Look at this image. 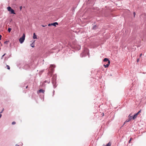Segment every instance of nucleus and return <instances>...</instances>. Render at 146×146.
<instances>
[{
    "instance_id": "nucleus-1",
    "label": "nucleus",
    "mask_w": 146,
    "mask_h": 146,
    "mask_svg": "<svg viewBox=\"0 0 146 146\" xmlns=\"http://www.w3.org/2000/svg\"><path fill=\"white\" fill-rule=\"evenodd\" d=\"M57 80V75L56 74H54L52 78V83L53 85V88L55 89L57 86L58 84L56 82Z\"/></svg>"
},
{
    "instance_id": "nucleus-2",
    "label": "nucleus",
    "mask_w": 146,
    "mask_h": 146,
    "mask_svg": "<svg viewBox=\"0 0 146 146\" xmlns=\"http://www.w3.org/2000/svg\"><path fill=\"white\" fill-rule=\"evenodd\" d=\"M89 53V50L86 48H85L83 51L82 53L80 54V57H85Z\"/></svg>"
},
{
    "instance_id": "nucleus-3",
    "label": "nucleus",
    "mask_w": 146,
    "mask_h": 146,
    "mask_svg": "<svg viewBox=\"0 0 146 146\" xmlns=\"http://www.w3.org/2000/svg\"><path fill=\"white\" fill-rule=\"evenodd\" d=\"M32 67V64H26L24 66L23 68L25 70H27L29 69H31Z\"/></svg>"
},
{
    "instance_id": "nucleus-4",
    "label": "nucleus",
    "mask_w": 146,
    "mask_h": 146,
    "mask_svg": "<svg viewBox=\"0 0 146 146\" xmlns=\"http://www.w3.org/2000/svg\"><path fill=\"white\" fill-rule=\"evenodd\" d=\"M25 37V35L24 33H23L22 37L19 38V41L21 44L23 43L24 42Z\"/></svg>"
},
{
    "instance_id": "nucleus-5",
    "label": "nucleus",
    "mask_w": 146,
    "mask_h": 146,
    "mask_svg": "<svg viewBox=\"0 0 146 146\" xmlns=\"http://www.w3.org/2000/svg\"><path fill=\"white\" fill-rule=\"evenodd\" d=\"M130 114L128 116V118L125 121L126 122H128L130 121L131 119L134 120L135 119L133 118V116H131Z\"/></svg>"
},
{
    "instance_id": "nucleus-6",
    "label": "nucleus",
    "mask_w": 146,
    "mask_h": 146,
    "mask_svg": "<svg viewBox=\"0 0 146 146\" xmlns=\"http://www.w3.org/2000/svg\"><path fill=\"white\" fill-rule=\"evenodd\" d=\"M58 25V23L57 22H54L53 23H49L48 25V26H51L52 25V26H53L55 27H56V25Z\"/></svg>"
},
{
    "instance_id": "nucleus-7",
    "label": "nucleus",
    "mask_w": 146,
    "mask_h": 146,
    "mask_svg": "<svg viewBox=\"0 0 146 146\" xmlns=\"http://www.w3.org/2000/svg\"><path fill=\"white\" fill-rule=\"evenodd\" d=\"M55 67V66L54 64H51L50 66V68L51 71L53 72L54 71V68Z\"/></svg>"
},
{
    "instance_id": "nucleus-8",
    "label": "nucleus",
    "mask_w": 146,
    "mask_h": 146,
    "mask_svg": "<svg viewBox=\"0 0 146 146\" xmlns=\"http://www.w3.org/2000/svg\"><path fill=\"white\" fill-rule=\"evenodd\" d=\"M141 110H140L137 113H135L134 115L133 116V118L135 119L137 117V116L139 114V113L141 112Z\"/></svg>"
},
{
    "instance_id": "nucleus-9",
    "label": "nucleus",
    "mask_w": 146,
    "mask_h": 146,
    "mask_svg": "<svg viewBox=\"0 0 146 146\" xmlns=\"http://www.w3.org/2000/svg\"><path fill=\"white\" fill-rule=\"evenodd\" d=\"M45 91L43 90L42 89H40L39 90L37 91V93L38 94L39 93H44Z\"/></svg>"
},
{
    "instance_id": "nucleus-10",
    "label": "nucleus",
    "mask_w": 146,
    "mask_h": 146,
    "mask_svg": "<svg viewBox=\"0 0 146 146\" xmlns=\"http://www.w3.org/2000/svg\"><path fill=\"white\" fill-rule=\"evenodd\" d=\"M93 26L92 27V29L96 30L97 29H98V27L96 25H93Z\"/></svg>"
},
{
    "instance_id": "nucleus-11",
    "label": "nucleus",
    "mask_w": 146,
    "mask_h": 146,
    "mask_svg": "<svg viewBox=\"0 0 146 146\" xmlns=\"http://www.w3.org/2000/svg\"><path fill=\"white\" fill-rule=\"evenodd\" d=\"M103 61L104 62H110V60L107 58H105L103 60Z\"/></svg>"
},
{
    "instance_id": "nucleus-12",
    "label": "nucleus",
    "mask_w": 146,
    "mask_h": 146,
    "mask_svg": "<svg viewBox=\"0 0 146 146\" xmlns=\"http://www.w3.org/2000/svg\"><path fill=\"white\" fill-rule=\"evenodd\" d=\"M110 64V62H108V64H104L103 66L105 68H107L108 67V66H109Z\"/></svg>"
},
{
    "instance_id": "nucleus-13",
    "label": "nucleus",
    "mask_w": 146,
    "mask_h": 146,
    "mask_svg": "<svg viewBox=\"0 0 146 146\" xmlns=\"http://www.w3.org/2000/svg\"><path fill=\"white\" fill-rule=\"evenodd\" d=\"M10 12L11 14H16V13L15 12L14 10L13 9H12Z\"/></svg>"
},
{
    "instance_id": "nucleus-14",
    "label": "nucleus",
    "mask_w": 146,
    "mask_h": 146,
    "mask_svg": "<svg viewBox=\"0 0 146 146\" xmlns=\"http://www.w3.org/2000/svg\"><path fill=\"white\" fill-rule=\"evenodd\" d=\"M11 56H6L5 57V58L4 59V61H6Z\"/></svg>"
},
{
    "instance_id": "nucleus-15",
    "label": "nucleus",
    "mask_w": 146,
    "mask_h": 146,
    "mask_svg": "<svg viewBox=\"0 0 146 146\" xmlns=\"http://www.w3.org/2000/svg\"><path fill=\"white\" fill-rule=\"evenodd\" d=\"M33 38L34 39H36L37 38V36L36 35L35 33H33Z\"/></svg>"
},
{
    "instance_id": "nucleus-16",
    "label": "nucleus",
    "mask_w": 146,
    "mask_h": 146,
    "mask_svg": "<svg viewBox=\"0 0 146 146\" xmlns=\"http://www.w3.org/2000/svg\"><path fill=\"white\" fill-rule=\"evenodd\" d=\"M7 9L8 11H10L13 9L11 7L9 6L7 7Z\"/></svg>"
},
{
    "instance_id": "nucleus-17",
    "label": "nucleus",
    "mask_w": 146,
    "mask_h": 146,
    "mask_svg": "<svg viewBox=\"0 0 146 146\" xmlns=\"http://www.w3.org/2000/svg\"><path fill=\"white\" fill-rule=\"evenodd\" d=\"M76 7H73L72 8V11L73 12H74L75 11V9L76 8Z\"/></svg>"
},
{
    "instance_id": "nucleus-18",
    "label": "nucleus",
    "mask_w": 146,
    "mask_h": 146,
    "mask_svg": "<svg viewBox=\"0 0 146 146\" xmlns=\"http://www.w3.org/2000/svg\"><path fill=\"white\" fill-rule=\"evenodd\" d=\"M31 46L33 48H34L35 47L34 46V42H33L31 44Z\"/></svg>"
},
{
    "instance_id": "nucleus-19",
    "label": "nucleus",
    "mask_w": 146,
    "mask_h": 146,
    "mask_svg": "<svg viewBox=\"0 0 146 146\" xmlns=\"http://www.w3.org/2000/svg\"><path fill=\"white\" fill-rule=\"evenodd\" d=\"M50 82V80L49 81H47V80H45L44 81V83H47L48 84H49Z\"/></svg>"
},
{
    "instance_id": "nucleus-20",
    "label": "nucleus",
    "mask_w": 146,
    "mask_h": 146,
    "mask_svg": "<svg viewBox=\"0 0 146 146\" xmlns=\"http://www.w3.org/2000/svg\"><path fill=\"white\" fill-rule=\"evenodd\" d=\"M111 143H110V142H109L106 145V146H111Z\"/></svg>"
},
{
    "instance_id": "nucleus-21",
    "label": "nucleus",
    "mask_w": 146,
    "mask_h": 146,
    "mask_svg": "<svg viewBox=\"0 0 146 146\" xmlns=\"http://www.w3.org/2000/svg\"><path fill=\"white\" fill-rule=\"evenodd\" d=\"M11 28H8V32H9V33H10L11 30Z\"/></svg>"
},
{
    "instance_id": "nucleus-22",
    "label": "nucleus",
    "mask_w": 146,
    "mask_h": 146,
    "mask_svg": "<svg viewBox=\"0 0 146 146\" xmlns=\"http://www.w3.org/2000/svg\"><path fill=\"white\" fill-rule=\"evenodd\" d=\"M127 122H125V121L124 122V123L123 124V125H122L121 127V128H121L122 127H123V126L124 125H125V123H126Z\"/></svg>"
},
{
    "instance_id": "nucleus-23",
    "label": "nucleus",
    "mask_w": 146,
    "mask_h": 146,
    "mask_svg": "<svg viewBox=\"0 0 146 146\" xmlns=\"http://www.w3.org/2000/svg\"><path fill=\"white\" fill-rule=\"evenodd\" d=\"M6 67H7V69L8 70H9L10 69V66H9L8 65H6Z\"/></svg>"
},
{
    "instance_id": "nucleus-24",
    "label": "nucleus",
    "mask_w": 146,
    "mask_h": 146,
    "mask_svg": "<svg viewBox=\"0 0 146 146\" xmlns=\"http://www.w3.org/2000/svg\"><path fill=\"white\" fill-rule=\"evenodd\" d=\"M50 74V76L51 77L52 75V73H50V72H49L48 73V74Z\"/></svg>"
},
{
    "instance_id": "nucleus-25",
    "label": "nucleus",
    "mask_w": 146,
    "mask_h": 146,
    "mask_svg": "<svg viewBox=\"0 0 146 146\" xmlns=\"http://www.w3.org/2000/svg\"><path fill=\"white\" fill-rule=\"evenodd\" d=\"M6 54L5 53L1 57V59H2L3 58V57Z\"/></svg>"
},
{
    "instance_id": "nucleus-26",
    "label": "nucleus",
    "mask_w": 146,
    "mask_h": 146,
    "mask_svg": "<svg viewBox=\"0 0 146 146\" xmlns=\"http://www.w3.org/2000/svg\"><path fill=\"white\" fill-rule=\"evenodd\" d=\"M132 140V138H131L130 139V140H129V141H128V143H130V142H131V141Z\"/></svg>"
},
{
    "instance_id": "nucleus-27",
    "label": "nucleus",
    "mask_w": 146,
    "mask_h": 146,
    "mask_svg": "<svg viewBox=\"0 0 146 146\" xmlns=\"http://www.w3.org/2000/svg\"><path fill=\"white\" fill-rule=\"evenodd\" d=\"M15 123H16V122L15 121H13L12 123V125H14V124H15Z\"/></svg>"
},
{
    "instance_id": "nucleus-28",
    "label": "nucleus",
    "mask_w": 146,
    "mask_h": 146,
    "mask_svg": "<svg viewBox=\"0 0 146 146\" xmlns=\"http://www.w3.org/2000/svg\"><path fill=\"white\" fill-rule=\"evenodd\" d=\"M133 15H134V17H135V12H134L133 13Z\"/></svg>"
},
{
    "instance_id": "nucleus-29",
    "label": "nucleus",
    "mask_w": 146,
    "mask_h": 146,
    "mask_svg": "<svg viewBox=\"0 0 146 146\" xmlns=\"http://www.w3.org/2000/svg\"><path fill=\"white\" fill-rule=\"evenodd\" d=\"M4 108H3V110H2V111L0 112V113L1 114V113H3V111H4Z\"/></svg>"
},
{
    "instance_id": "nucleus-30",
    "label": "nucleus",
    "mask_w": 146,
    "mask_h": 146,
    "mask_svg": "<svg viewBox=\"0 0 146 146\" xmlns=\"http://www.w3.org/2000/svg\"><path fill=\"white\" fill-rule=\"evenodd\" d=\"M139 61V58H137V62H138Z\"/></svg>"
},
{
    "instance_id": "nucleus-31",
    "label": "nucleus",
    "mask_w": 146,
    "mask_h": 146,
    "mask_svg": "<svg viewBox=\"0 0 146 146\" xmlns=\"http://www.w3.org/2000/svg\"><path fill=\"white\" fill-rule=\"evenodd\" d=\"M1 35L0 34V40H1Z\"/></svg>"
},
{
    "instance_id": "nucleus-32",
    "label": "nucleus",
    "mask_w": 146,
    "mask_h": 146,
    "mask_svg": "<svg viewBox=\"0 0 146 146\" xmlns=\"http://www.w3.org/2000/svg\"><path fill=\"white\" fill-rule=\"evenodd\" d=\"M102 116H103L104 115V113H103L102 114Z\"/></svg>"
},
{
    "instance_id": "nucleus-33",
    "label": "nucleus",
    "mask_w": 146,
    "mask_h": 146,
    "mask_svg": "<svg viewBox=\"0 0 146 146\" xmlns=\"http://www.w3.org/2000/svg\"><path fill=\"white\" fill-rule=\"evenodd\" d=\"M42 26L43 27H45V26H46V25H42Z\"/></svg>"
},
{
    "instance_id": "nucleus-34",
    "label": "nucleus",
    "mask_w": 146,
    "mask_h": 146,
    "mask_svg": "<svg viewBox=\"0 0 146 146\" xmlns=\"http://www.w3.org/2000/svg\"><path fill=\"white\" fill-rule=\"evenodd\" d=\"M8 42V41H5V44H6V43H7V42Z\"/></svg>"
},
{
    "instance_id": "nucleus-35",
    "label": "nucleus",
    "mask_w": 146,
    "mask_h": 146,
    "mask_svg": "<svg viewBox=\"0 0 146 146\" xmlns=\"http://www.w3.org/2000/svg\"><path fill=\"white\" fill-rule=\"evenodd\" d=\"M54 90H53V96L54 95Z\"/></svg>"
},
{
    "instance_id": "nucleus-36",
    "label": "nucleus",
    "mask_w": 146,
    "mask_h": 146,
    "mask_svg": "<svg viewBox=\"0 0 146 146\" xmlns=\"http://www.w3.org/2000/svg\"><path fill=\"white\" fill-rule=\"evenodd\" d=\"M22 6H20V10H21L22 9Z\"/></svg>"
},
{
    "instance_id": "nucleus-37",
    "label": "nucleus",
    "mask_w": 146,
    "mask_h": 146,
    "mask_svg": "<svg viewBox=\"0 0 146 146\" xmlns=\"http://www.w3.org/2000/svg\"><path fill=\"white\" fill-rule=\"evenodd\" d=\"M142 53H141V54H140V56H139L140 57H141V56H142Z\"/></svg>"
},
{
    "instance_id": "nucleus-38",
    "label": "nucleus",
    "mask_w": 146,
    "mask_h": 146,
    "mask_svg": "<svg viewBox=\"0 0 146 146\" xmlns=\"http://www.w3.org/2000/svg\"><path fill=\"white\" fill-rule=\"evenodd\" d=\"M2 116V114L0 113V118H1Z\"/></svg>"
},
{
    "instance_id": "nucleus-39",
    "label": "nucleus",
    "mask_w": 146,
    "mask_h": 146,
    "mask_svg": "<svg viewBox=\"0 0 146 146\" xmlns=\"http://www.w3.org/2000/svg\"><path fill=\"white\" fill-rule=\"evenodd\" d=\"M15 146H19V145H18L17 144H16L15 145Z\"/></svg>"
},
{
    "instance_id": "nucleus-40",
    "label": "nucleus",
    "mask_w": 146,
    "mask_h": 146,
    "mask_svg": "<svg viewBox=\"0 0 146 146\" xmlns=\"http://www.w3.org/2000/svg\"><path fill=\"white\" fill-rule=\"evenodd\" d=\"M28 87V86H27L25 87V88L27 89V88Z\"/></svg>"
},
{
    "instance_id": "nucleus-41",
    "label": "nucleus",
    "mask_w": 146,
    "mask_h": 146,
    "mask_svg": "<svg viewBox=\"0 0 146 146\" xmlns=\"http://www.w3.org/2000/svg\"><path fill=\"white\" fill-rule=\"evenodd\" d=\"M22 87H23V88H24L25 87V86H23Z\"/></svg>"
},
{
    "instance_id": "nucleus-42",
    "label": "nucleus",
    "mask_w": 146,
    "mask_h": 146,
    "mask_svg": "<svg viewBox=\"0 0 146 146\" xmlns=\"http://www.w3.org/2000/svg\"><path fill=\"white\" fill-rule=\"evenodd\" d=\"M80 48L79 49V50H80Z\"/></svg>"
},
{
    "instance_id": "nucleus-43",
    "label": "nucleus",
    "mask_w": 146,
    "mask_h": 146,
    "mask_svg": "<svg viewBox=\"0 0 146 146\" xmlns=\"http://www.w3.org/2000/svg\"><path fill=\"white\" fill-rule=\"evenodd\" d=\"M95 23H96V22H94V23L95 24Z\"/></svg>"
}]
</instances>
